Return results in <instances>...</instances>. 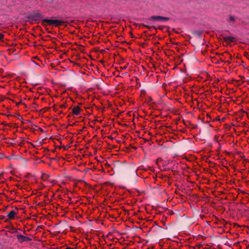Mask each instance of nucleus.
I'll use <instances>...</instances> for the list:
<instances>
[{
    "mask_svg": "<svg viewBox=\"0 0 249 249\" xmlns=\"http://www.w3.org/2000/svg\"><path fill=\"white\" fill-rule=\"evenodd\" d=\"M234 38L232 36H227L225 38V40L228 42H234Z\"/></svg>",
    "mask_w": 249,
    "mask_h": 249,
    "instance_id": "5",
    "label": "nucleus"
},
{
    "mask_svg": "<svg viewBox=\"0 0 249 249\" xmlns=\"http://www.w3.org/2000/svg\"><path fill=\"white\" fill-rule=\"evenodd\" d=\"M230 19L231 20V21H234V18L232 17H231L230 18Z\"/></svg>",
    "mask_w": 249,
    "mask_h": 249,
    "instance_id": "8",
    "label": "nucleus"
},
{
    "mask_svg": "<svg viewBox=\"0 0 249 249\" xmlns=\"http://www.w3.org/2000/svg\"><path fill=\"white\" fill-rule=\"evenodd\" d=\"M16 215V213L14 211H11L8 214V216L10 219H13Z\"/></svg>",
    "mask_w": 249,
    "mask_h": 249,
    "instance_id": "4",
    "label": "nucleus"
},
{
    "mask_svg": "<svg viewBox=\"0 0 249 249\" xmlns=\"http://www.w3.org/2000/svg\"><path fill=\"white\" fill-rule=\"evenodd\" d=\"M66 249H73L71 248L68 247V248H67Z\"/></svg>",
    "mask_w": 249,
    "mask_h": 249,
    "instance_id": "9",
    "label": "nucleus"
},
{
    "mask_svg": "<svg viewBox=\"0 0 249 249\" xmlns=\"http://www.w3.org/2000/svg\"><path fill=\"white\" fill-rule=\"evenodd\" d=\"M80 109L79 107H74L72 109V112L74 115H78L80 112Z\"/></svg>",
    "mask_w": 249,
    "mask_h": 249,
    "instance_id": "3",
    "label": "nucleus"
},
{
    "mask_svg": "<svg viewBox=\"0 0 249 249\" xmlns=\"http://www.w3.org/2000/svg\"><path fill=\"white\" fill-rule=\"evenodd\" d=\"M45 21L50 25H53L55 26H58L61 23V21L54 19H46Z\"/></svg>",
    "mask_w": 249,
    "mask_h": 249,
    "instance_id": "2",
    "label": "nucleus"
},
{
    "mask_svg": "<svg viewBox=\"0 0 249 249\" xmlns=\"http://www.w3.org/2000/svg\"><path fill=\"white\" fill-rule=\"evenodd\" d=\"M18 239L20 242H23L25 240L26 237L22 235H18L17 236Z\"/></svg>",
    "mask_w": 249,
    "mask_h": 249,
    "instance_id": "6",
    "label": "nucleus"
},
{
    "mask_svg": "<svg viewBox=\"0 0 249 249\" xmlns=\"http://www.w3.org/2000/svg\"><path fill=\"white\" fill-rule=\"evenodd\" d=\"M3 37V36L2 34H0V39H2Z\"/></svg>",
    "mask_w": 249,
    "mask_h": 249,
    "instance_id": "7",
    "label": "nucleus"
},
{
    "mask_svg": "<svg viewBox=\"0 0 249 249\" xmlns=\"http://www.w3.org/2000/svg\"><path fill=\"white\" fill-rule=\"evenodd\" d=\"M151 19L159 22H165L168 20V18L161 16H153L151 17Z\"/></svg>",
    "mask_w": 249,
    "mask_h": 249,
    "instance_id": "1",
    "label": "nucleus"
}]
</instances>
